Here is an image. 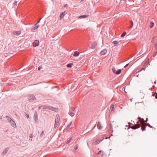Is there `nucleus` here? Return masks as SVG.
Instances as JSON below:
<instances>
[{
	"instance_id": "obj_1",
	"label": "nucleus",
	"mask_w": 157,
	"mask_h": 157,
	"mask_svg": "<svg viewBox=\"0 0 157 157\" xmlns=\"http://www.w3.org/2000/svg\"><path fill=\"white\" fill-rule=\"evenodd\" d=\"M59 115H56L55 119V128L57 127L59 125Z\"/></svg>"
},
{
	"instance_id": "obj_2",
	"label": "nucleus",
	"mask_w": 157,
	"mask_h": 157,
	"mask_svg": "<svg viewBox=\"0 0 157 157\" xmlns=\"http://www.w3.org/2000/svg\"><path fill=\"white\" fill-rule=\"evenodd\" d=\"M112 71L114 74L117 75L119 74L121 72V69L116 70V68L114 67L112 68Z\"/></svg>"
},
{
	"instance_id": "obj_3",
	"label": "nucleus",
	"mask_w": 157,
	"mask_h": 157,
	"mask_svg": "<svg viewBox=\"0 0 157 157\" xmlns=\"http://www.w3.org/2000/svg\"><path fill=\"white\" fill-rule=\"evenodd\" d=\"M142 123L141 121H139L137 124H136L134 125L133 126L132 128L133 129H136V128H140V125Z\"/></svg>"
},
{
	"instance_id": "obj_4",
	"label": "nucleus",
	"mask_w": 157,
	"mask_h": 157,
	"mask_svg": "<svg viewBox=\"0 0 157 157\" xmlns=\"http://www.w3.org/2000/svg\"><path fill=\"white\" fill-rule=\"evenodd\" d=\"M28 98L30 101H33L36 99L35 96L33 95H30L29 96Z\"/></svg>"
},
{
	"instance_id": "obj_5",
	"label": "nucleus",
	"mask_w": 157,
	"mask_h": 157,
	"mask_svg": "<svg viewBox=\"0 0 157 157\" xmlns=\"http://www.w3.org/2000/svg\"><path fill=\"white\" fill-rule=\"evenodd\" d=\"M39 42L37 40H35L33 43V45L34 47H36L38 46Z\"/></svg>"
},
{
	"instance_id": "obj_6",
	"label": "nucleus",
	"mask_w": 157,
	"mask_h": 157,
	"mask_svg": "<svg viewBox=\"0 0 157 157\" xmlns=\"http://www.w3.org/2000/svg\"><path fill=\"white\" fill-rule=\"evenodd\" d=\"M46 109H48L50 110H51L53 111H55V112L57 110V109H56L55 108L52 107L51 106L47 107Z\"/></svg>"
},
{
	"instance_id": "obj_7",
	"label": "nucleus",
	"mask_w": 157,
	"mask_h": 157,
	"mask_svg": "<svg viewBox=\"0 0 157 157\" xmlns=\"http://www.w3.org/2000/svg\"><path fill=\"white\" fill-rule=\"evenodd\" d=\"M21 33V32L20 31H14L13 32V34L15 35L18 36L20 35Z\"/></svg>"
},
{
	"instance_id": "obj_8",
	"label": "nucleus",
	"mask_w": 157,
	"mask_h": 157,
	"mask_svg": "<svg viewBox=\"0 0 157 157\" xmlns=\"http://www.w3.org/2000/svg\"><path fill=\"white\" fill-rule=\"evenodd\" d=\"M97 43L94 42L92 44L91 47L90 48L91 49H94L96 47Z\"/></svg>"
},
{
	"instance_id": "obj_9",
	"label": "nucleus",
	"mask_w": 157,
	"mask_h": 157,
	"mask_svg": "<svg viewBox=\"0 0 157 157\" xmlns=\"http://www.w3.org/2000/svg\"><path fill=\"white\" fill-rule=\"evenodd\" d=\"M106 52L107 50L105 49H104L101 51L100 53L101 55H104L106 53Z\"/></svg>"
},
{
	"instance_id": "obj_10",
	"label": "nucleus",
	"mask_w": 157,
	"mask_h": 157,
	"mask_svg": "<svg viewBox=\"0 0 157 157\" xmlns=\"http://www.w3.org/2000/svg\"><path fill=\"white\" fill-rule=\"evenodd\" d=\"M98 128L100 129H101L102 128V127L100 122H98L97 125Z\"/></svg>"
},
{
	"instance_id": "obj_11",
	"label": "nucleus",
	"mask_w": 157,
	"mask_h": 157,
	"mask_svg": "<svg viewBox=\"0 0 157 157\" xmlns=\"http://www.w3.org/2000/svg\"><path fill=\"white\" fill-rule=\"evenodd\" d=\"M79 53L77 51H75L74 52L73 56L75 57H77L79 56Z\"/></svg>"
},
{
	"instance_id": "obj_12",
	"label": "nucleus",
	"mask_w": 157,
	"mask_h": 157,
	"mask_svg": "<svg viewBox=\"0 0 157 157\" xmlns=\"http://www.w3.org/2000/svg\"><path fill=\"white\" fill-rule=\"evenodd\" d=\"M65 13L62 12L60 14V20L62 19L63 18V17H64V16L65 15Z\"/></svg>"
},
{
	"instance_id": "obj_13",
	"label": "nucleus",
	"mask_w": 157,
	"mask_h": 157,
	"mask_svg": "<svg viewBox=\"0 0 157 157\" xmlns=\"http://www.w3.org/2000/svg\"><path fill=\"white\" fill-rule=\"evenodd\" d=\"M145 95L143 93H141L140 94V97L142 99L144 98Z\"/></svg>"
},
{
	"instance_id": "obj_14",
	"label": "nucleus",
	"mask_w": 157,
	"mask_h": 157,
	"mask_svg": "<svg viewBox=\"0 0 157 157\" xmlns=\"http://www.w3.org/2000/svg\"><path fill=\"white\" fill-rule=\"evenodd\" d=\"M119 43V41H114L113 42V43L114 44V46H116Z\"/></svg>"
},
{
	"instance_id": "obj_15",
	"label": "nucleus",
	"mask_w": 157,
	"mask_h": 157,
	"mask_svg": "<svg viewBox=\"0 0 157 157\" xmlns=\"http://www.w3.org/2000/svg\"><path fill=\"white\" fill-rule=\"evenodd\" d=\"M11 123L12 124V126L14 127H16V125L15 122L12 120L11 121Z\"/></svg>"
},
{
	"instance_id": "obj_16",
	"label": "nucleus",
	"mask_w": 157,
	"mask_h": 157,
	"mask_svg": "<svg viewBox=\"0 0 157 157\" xmlns=\"http://www.w3.org/2000/svg\"><path fill=\"white\" fill-rule=\"evenodd\" d=\"M89 16L88 15H81L80 17H79V18H85Z\"/></svg>"
},
{
	"instance_id": "obj_17",
	"label": "nucleus",
	"mask_w": 157,
	"mask_h": 157,
	"mask_svg": "<svg viewBox=\"0 0 157 157\" xmlns=\"http://www.w3.org/2000/svg\"><path fill=\"white\" fill-rule=\"evenodd\" d=\"M39 27V26L38 25H35L34 26H33V27L32 28V29L33 30H35L36 29H37Z\"/></svg>"
},
{
	"instance_id": "obj_18",
	"label": "nucleus",
	"mask_w": 157,
	"mask_h": 157,
	"mask_svg": "<svg viewBox=\"0 0 157 157\" xmlns=\"http://www.w3.org/2000/svg\"><path fill=\"white\" fill-rule=\"evenodd\" d=\"M73 65H74L73 63H70L67 64V67H72V66Z\"/></svg>"
},
{
	"instance_id": "obj_19",
	"label": "nucleus",
	"mask_w": 157,
	"mask_h": 157,
	"mask_svg": "<svg viewBox=\"0 0 157 157\" xmlns=\"http://www.w3.org/2000/svg\"><path fill=\"white\" fill-rule=\"evenodd\" d=\"M154 25V23L152 22H151L150 24V27L151 28H152L153 27Z\"/></svg>"
},
{
	"instance_id": "obj_20",
	"label": "nucleus",
	"mask_w": 157,
	"mask_h": 157,
	"mask_svg": "<svg viewBox=\"0 0 157 157\" xmlns=\"http://www.w3.org/2000/svg\"><path fill=\"white\" fill-rule=\"evenodd\" d=\"M114 108V105L112 104L110 106V110L112 111Z\"/></svg>"
},
{
	"instance_id": "obj_21",
	"label": "nucleus",
	"mask_w": 157,
	"mask_h": 157,
	"mask_svg": "<svg viewBox=\"0 0 157 157\" xmlns=\"http://www.w3.org/2000/svg\"><path fill=\"white\" fill-rule=\"evenodd\" d=\"M126 34V33L124 31L123 32L122 34L121 35V36L122 37H124L125 36Z\"/></svg>"
},
{
	"instance_id": "obj_22",
	"label": "nucleus",
	"mask_w": 157,
	"mask_h": 157,
	"mask_svg": "<svg viewBox=\"0 0 157 157\" xmlns=\"http://www.w3.org/2000/svg\"><path fill=\"white\" fill-rule=\"evenodd\" d=\"M130 23L131 25H130V27H129V28H131L133 26V22L132 21H130Z\"/></svg>"
},
{
	"instance_id": "obj_23",
	"label": "nucleus",
	"mask_w": 157,
	"mask_h": 157,
	"mask_svg": "<svg viewBox=\"0 0 157 157\" xmlns=\"http://www.w3.org/2000/svg\"><path fill=\"white\" fill-rule=\"evenodd\" d=\"M69 114L70 116H73L74 115H75V113H74L73 112H70V113H69Z\"/></svg>"
},
{
	"instance_id": "obj_24",
	"label": "nucleus",
	"mask_w": 157,
	"mask_h": 157,
	"mask_svg": "<svg viewBox=\"0 0 157 157\" xmlns=\"http://www.w3.org/2000/svg\"><path fill=\"white\" fill-rule=\"evenodd\" d=\"M44 131H42V132L40 134V136H43V135L44 134Z\"/></svg>"
},
{
	"instance_id": "obj_25",
	"label": "nucleus",
	"mask_w": 157,
	"mask_h": 157,
	"mask_svg": "<svg viewBox=\"0 0 157 157\" xmlns=\"http://www.w3.org/2000/svg\"><path fill=\"white\" fill-rule=\"evenodd\" d=\"M41 20V19H40L35 24L36 25H37V24L38 23H39V22H40V21Z\"/></svg>"
},
{
	"instance_id": "obj_26",
	"label": "nucleus",
	"mask_w": 157,
	"mask_h": 157,
	"mask_svg": "<svg viewBox=\"0 0 157 157\" xmlns=\"http://www.w3.org/2000/svg\"><path fill=\"white\" fill-rule=\"evenodd\" d=\"M17 3V2L15 1L13 3V4L15 5Z\"/></svg>"
},
{
	"instance_id": "obj_27",
	"label": "nucleus",
	"mask_w": 157,
	"mask_h": 157,
	"mask_svg": "<svg viewBox=\"0 0 157 157\" xmlns=\"http://www.w3.org/2000/svg\"><path fill=\"white\" fill-rule=\"evenodd\" d=\"M42 68V67H39L38 68V69L39 71H40Z\"/></svg>"
},
{
	"instance_id": "obj_28",
	"label": "nucleus",
	"mask_w": 157,
	"mask_h": 157,
	"mask_svg": "<svg viewBox=\"0 0 157 157\" xmlns=\"http://www.w3.org/2000/svg\"><path fill=\"white\" fill-rule=\"evenodd\" d=\"M155 37H154L152 39V41H151V42H153V41H154V39H155Z\"/></svg>"
},
{
	"instance_id": "obj_29",
	"label": "nucleus",
	"mask_w": 157,
	"mask_h": 157,
	"mask_svg": "<svg viewBox=\"0 0 157 157\" xmlns=\"http://www.w3.org/2000/svg\"><path fill=\"white\" fill-rule=\"evenodd\" d=\"M155 37H154L152 39V41H151V42H153V41H154V39H155Z\"/></svg>"
},
{
	"instance_id": "obj_30",
	"label": "nucleus",
	"mask_w": 157,
	"mask_h": 157,
	"mask_svg": "<svg viewBox=\"0 0 157 157\" xmlns=\"http://www.w3.org/2000/svg\"><path fill=\"white\" fill-rule=\"evenodd\" d=\"M71 141V139H70L68 140L67 142V143H69Z\"/></svg>"
},
{
	"instance_id": "obj_31",
	"label": "nucleus",
	"mask_w": 157,
	"mask_h": 157,
	"mask_svg": "<svg viewBox=\"0 0 157 157\" xmlns=\"http://www.w3.org/2000/svg\"><path fill=\"white\" fill-rule=\"evenodd\" d=\"M101 62L100 61H99L98 62V65H101Z\"/></svg>"
},
{
	"instance_id": "obj_32",
	"label": "nucleus",
	"mask_w": 157,
	"mask_h": 157,
	"mask_svg": "<svg viewBox=\"0 0 157 157\" xmlns=\"http://www.w3.org/2000/svg\"><path fill=\"white\" fill-rule=\"evenodd\" d=\"M143 69H141L140 70H136V71L137 72H139L140 71H141V70H142Z\"/></svg>"
},
{
	"instance_id": "obj_33",
	"label": "nucleus",
	"mask_w": 157,
	"mask_h": 157,
	"mask_svg": "<svg viewBox=\"0 0 157 157\" xmlns=\"http://www.w3.org/2000/svg\"><path fill=\"white\" fill-rule=\"evenodd\" d=\"M75 147V149L76 150V149H78V146L76 145V146Z\"/></svg>"
},
{
	"instance_id": "obj_34",
	"label": "nucleus",
	"mask_w": 157,
	"mask_h": 157,
	"mask_svg": "<svg viewBox=\"0 0 157 157\" xmlns=\"http://www.w3.org/2000/svg\"><path fill=\"white\" fill-rule=\"evenodd\" d=\"M129 64V63H128L126 65H125L124 67H126Z\"/></svg>"
},
{
	"instance_id": "obj_35",
	"label": "nucleus",
	"mask_w": 157,
	"mask_h": 157,
	"mask_svg": "<svg viewBox=\"0 0 157 157\" xmlns=\"http://www.w3.org/2000/svg\"><path fill=\"white\" fill-rule=\"evenodd\" d=\"M71 109L72 110V111H73L75 110V109L73 107H72L71 108Z\"/></svg>"
},
{
	"instance_id": "obj_36",
	"label": "nucleus",
	"mask_w": 157,
	"mask_h": 157,
	"mask_svg": "<svg viewBox=\"0 0 157 157\" xmlns=\"http://www.w3.org/2000/svg\"><path fill=\"white\" fill-rule=\"evenodd\" d=\"M29 137H30V138H31L33 137V135L32 134H30L29 136Z\"/></svg>"
},
{
	"instance_id": "obj_37",
	"label": "nucleus",
	"mask_w": 157,
	"mask_h": 157,
	"mask_svg": "<svg viewBox=\"0 0 157 157\" xmlns=\"http://www.w3.org/2000/svg\"><path fill=\"white\" fill-rule=\"evenodd\" d=\"M70 127V125H68L67 127L66 128L67 129L69 127Z\"/></svg>"
},
{
	"instance_id": "obj_38",
	"label": "nucleus",
	"mask_w": 157,
	"mask_h": 157,
	"mask_svg": "<svg viewBox=\"0 0 157 157\" xmlns=\"http://www.w3.org/2000/svg\"><path fill=\"white\" fill-rule=\"evenodd\" d=\"M67 6V4H66V5H65L64 6V8H65V7H66Z\"/></svg>"
},
{
	"instance_id": "obj_39",
	"label": "nucleus",
	"mask_w": 157,
	"mask_h": 157,
	"mask_svg": "<svg viewBox=\"0 0 157 157\" xmlns=\"http://www.w3.org/2000/svg\"><path fill=\"white\" fill-rule=\"evenodd\" d=\"M156 55V54L155 53V54H154L153 56L155 57Z\"/></svg>"
},
{
	"instance_id": "obj_40",
	"label": "nucleus",
	"mask_w": 157,
	"mask_h": 157,
	"mask_svg": "<svg viewBox=\"0 0 157 157\" xmlns=\"http://www.w3.org/2000/svg\"><path fill=\"white\" fill-rule=\"evenodd\" d=\"M26 117L27 118H29V115H26Z\"/></svg>"
},
{
	"instance_id": "obj_41",
	"label": "nucleus",
	"mask_w": 157,
	"mask_h": 157,
	"mask_svg": "<svg viewBox=\"0 0 157 157\" xmlns=\"http://www.w3.org/2000/svg\"><path fill=\"white\" fill-rule=\"evenodd\" d=\"M148 63V62H147L145 63H144V65H146Z\"/></svg>"
},
{
	"instance_id": "obj_42",
	"label": "nucleus",
	"mask_w": 157,
	"mask_h": 157,
	"mask_svg": "<svg viewBox=\"0 0 157 157\" xmlns=\"http://www.w3.org/2000/svg\"><path fill=\"white\" fill-rule=\"evenodd\" d=\"M37 113H35V114H34V116H35L36 117V116H37Z\"/></svg>"
},
{
	"instance_id": "obj_43",
	"label": "nucleus",
	"mask_w": 157,
	"mask_h": 157,
	"mask_svg": "<svg viewBox=\"0 0 157 157\" xmlns=\"http://www.w3.org/2000/svg\"><path fill=\"white\" fill-rule=\"evenodd\" d=\"M142 129H143V131L144 130V127L143 126H142Z\"/></svg>"
},
{
	"instance_id": "obj_44",
	"label": "nucleus",
	"mask_w": 157,
	"mask_h": 157,
	"mask_svg": "<svg viewBox=\"0 0 157 157\" xmlns=\"http://www.w3.org/2000/svg\"><path fill=\"white\" fill-rule=\"evenodd\" d=\"M101 151H100L98 153V154H99L100 153H101Z\"/></svg>"
},
{
	"instance_id": "obj_45",
	"label": "nucleus",
	"mask_w": 157,
	"mask_h": 157,
	"mask_svg": "<svg viewBox=\"0 0 157 157\" xmlns=\"http://www.w3.org/2000/svg\"><path fill=\"white\" fill-rule=\"evenodd\" d=\"M104 153L102 151V155H103V154H104Z\"/></svg>"
},
{
	"instance_id": "obj_46",
	"label": "nucleus",
	"mask_w": 157,
	"mask_h": 157,
	"mask_svg": "<svg viewBox=\"0 0 157 157\" xmlns=\"http://www.w3.org/2000/svg\"><path fill=\"white\" fill-rule=\"evenodd\" d=\"M154 83H155V84L156 83V82H155H155H154Z\"/></svg>"
},
{
	"instance_id": "obj_47",
	"label": "nucleus",
	"mask_w": 157,
	"mask_h": 157,
	"mask_svg": "<svg viewBox=\"0 0 157 157\" xmlns=\"http://www.w3.org/2000/svg\"><path fill=\"white\" fill-rule=\"evenodd\" d=\"M155 53L156 54V55H157V52H155Z\"/></svg>"
},
{
	"instance_id": "obj_48",
	"label": "nucleus",
	"mask_w": 157,
	"mask_h": 157,
	"mask_svg": "<svg viewBox=\"0 0 157 157\" xmlns=\"http://www.w3.org/2000/svg\"><path fill=\"white\" fill-rule=\"evenodd\" d=\"M107 138H107V137H106V138H105V139H107Z\"/></svg>"
},
{
	"instance_id": "obj_49",
	"label": "nucleus",
	"mask_w": 157,
	"mask_h": 157,
	"mask_svg": "<svg viewBox=\"0 0 157 157\" xmlns=\"http://www.w3.org/2000/svg\"><path fill=\"white\" fill-rule=\"evenodd\" d=\"M84 0H81V1H83Z\"/></svg>"
}]
</instances>
